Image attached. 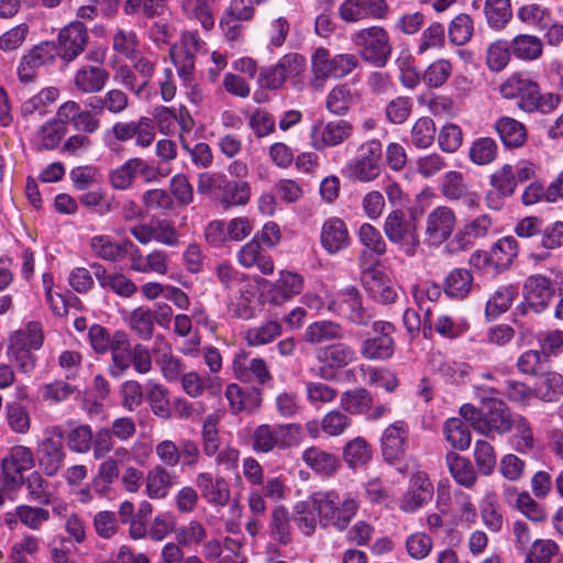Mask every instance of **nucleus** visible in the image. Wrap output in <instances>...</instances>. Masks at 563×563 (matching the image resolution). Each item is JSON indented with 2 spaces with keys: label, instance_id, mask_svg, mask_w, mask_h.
I'll return each instance as SVG.
<instances>
[{
  "label": "nucleus",
  "instance_id": "nucleus-1",
  "mask_svg": "<svg viewBox=\"0 0 563 563\" xmlns=\"http://www.w3.org/2000/svg\"><path fill=\"white\" fill-rule=\"evenodd\" d=\"M475 389L477 396L482 398L483 408L478 409L472 404H464L460 408L462 418L470 421L474 430L484 435L508 433L514 424V416L509 407L500 399L487 397V395L500 394L499 389L486 384L477 385Z\"/></svg>",
  "mask_w": 563,
  "mask_h": 563
},
{
  "label": "nucleus",
  "instance_id": "nucleus-2",
  "mask_svg": "<svg viewBox=\"0 0 563 563\" xmlns=\"http://www.w3.org/2000/svg\"><path fill=\"white\" fill-rule=\"evenodd\" d=\"M499 92L505 99H518V107L528 113L539 111L549 113L560 103L559 95L544 93L540 91V86L519 74L507 78L499 87Z\"/></svg>",
  "mask_w": 563,
  "mask_h": 563
},
{
  "label": "nucleus",
  "instance_id": "nucleus-3",
  "mask_svg": "<svg viewBox=\"0 0 563 563\" xmlns=\"http://www.w3.org/2000/svg\"><path fill=\"white\" fill-rule=\"evenodd\" d=\"M302 439V428L298 423H263L251 435L252 449L257 453L288 450L298 446Z\"/></svg>",
  "mask_w": 563,
  "mask_h": 563
},
{
  "label": "nucleus",
  "instance_id": "nucleus-4",
  "mask_svg": "<svg viewBox=\"0 0 563 563\" xmlns=\"http://www.w3.org/2000/svg\"><path fill=\"white\" fill-rule=\"evenodd\" d=\"M313 507L317 509L319 522L322 527H333L339 531L347 529L358 510V504L354 498L341 499L334 492L316 494L313 496Z\"/></svg>",
  "mask_w": 563,
  "mask_h": 563
},
{
  "label": "nucleus",
  "instance_id": "nucleus-5",
  "mask_svg": "<svg viewBox=\"0 0 563 563\" xmlns=\"http://www.w3.org/2000/svg\"><path fill=\"white\" fill-rule=\"evenodd\" d=\"M351 42L360 58L377 67L385 66L393 52L389 34L379 25L356 30L351 34Z\"/></svg>",
  "mask_w": 563,
  "mask_h": 563
},
{
  "label": "nucleus",
  "instance_id": "nucleus-6",
  "mask_svg": "<svg viewBox=\"0 0 563 563\" xmlns=\"http://www.w3.org/2000/svg\"><path fill=\"white\" fill-rule=\"evenodd\" d=\"M383 146L379 140L373 139L363 142L354 158L350 159L344 168L345 176L360 183H371L380 174Z\"/></svg>",
  "mask_w": 563,
  "mask_h": 563
},
{
  "label": "nucleus",
  "instance_id": "nucleus-7",
  "mask_svg": "<svg viewBox=\"0 0 563 563\" xmlns=\"http://www.w3.org/2000/svg\"><path fill=\"white\" fill-rule=\"evenodd\" d=\"M386 238L407 256H415L420 245L415 219H407L400 209L391 211L385 219L383 225Z\"/></svg>",
  "mask_w": 563,
  "mask_h": 563
},
{
  "label": "nucleus",
  "instance_id": "nucleus-8",
  "mask_svg": "<svg viewBox=\"0 0 563 563\" xmlns=\"http://www.w3.org/2000/svg\"><path fill=\"white\" fill-rule=\"evenodd\" d=\"M206 43L197 31H185L180 38L169 49L173 64L177 74L185 82H190L195 76V64L198 54Z\"/></svg>",
  "mask_w": 563,
  "mask_h": 563
},
{
  "label": "nucleus",
  "instance_id": "nucleus-9",
  "mask_svg": "<svg viewBox=\"0 0 563 563\" xmlns=\"http://www.w3.org/2000/svg\"><path fill=\"white\" fill-rule=\"evenodd\" d=\"M312 70L317 78L341 79L361 66L360 57L352 53L331 56L329 49L319 47L311 57Z\"/></svg>",
  "mask_w": 563,
  "mask_h": 563
},
{
  "label": "nucleus",
  "instance_id": "nucleus-10",
  "mask_svg": "<svg viewBox=\"0 0 563 563\" xmlns=\"http://www.w3.org/2000/svg\"><path fill=\"white\" fill-rule=\"evenodd\" d=\"M328 309L357 325H367L373 319L363 305L361 292L354 286L338 291L328 302Z\"/></svg>",
  "mask_w": 563,
  "mask_h": 563
},
{
  "label": "nucleus",
  "instance_id": "nucleus-11",
  "mask_svg": "<svg viewBox=\"0 0 563 563\" xmlns=\"http://www.w3.org/2000/svg\"><path fill=\"white\" fill-rule=\"evenodd\" d=\"M34 453L31 448L15 445L1 462L2 483L7 489H15L24 482V472L33 468Z\"/></svg>",
  "mask_w": 563,
  "mask_h": 563
},
{
  "label": "nucleus",
  "instance_id": "nucleus-12",
  "mask_svg": "<svg viewBox=\"0 0 563 563\" xmlns=\"http://www.w3.org/2000/svg\"><path fill=\"white\" fill-rule=\"evenodd\" d=\"M356 351L345 343H333L319 347L316 358L321 364L317 376L332 380L338 372L356 361Z\"/></svg>",
  "mask_w": 563,
  "mask_h": 563
},
{
  "label": "nucleus",
  "instance_id": "nucleus-13",
  "mask_svg": "<svg viewBox=\"0 0 563 563\" xmlns=\"http://www.w3.org/2000/svg\"><path fill=\"white\" fill-rule=\"evenodd\" d=\"M354 126L347 120L318 121L311 126L310 143L316 151L343 144L353 135Z\"/></svg>",
  "mask_w": 563,
  "mask_h": 563
},
{
  "label": "nucleus",
  "instance_id": "nucleus-14",
  "mask_svg": "<svg viewBox=\"0 0 563 563\" xmlns=\"http://www.w3.org/2000/svg\"><path fill=\"white\" fill-rule=\"evenodd\" d=\"M389 13L386 0H344L338 8L339 18L345 23L365 20H384Z\"/></svg>",
  "mask_w": 563,
  "mask_h": 563
},
{
  "label": "nucleus",
  "instance_id": "nucleus-15",
  "mask_svg": "<svg viewBox=\"0 0 563 563\" xmlns=\"http://www.w3.org/2000/svg\"><path fill=\"white\" fill-rule=\"evenodd\" d=\"M131 235L142 245L156 241L166 246L179 244V233L175 224L166 219H153L150 223H137L130 229Z\"/></svg>",
  "mask_w": 563,
  "mask_h": 563
},
{
  "label": "nucleus",
  "instance_id": "nucleus-16",
  "mask_svg": "<svg viewBox=\"0 0 563 563\" xmlns=\"http://www.w3.org/2000/svg\"><path fill=\"white\" fill-rule=\"evenodd\" d=\"M369 255L364 252L360 256L362 266V283L368 295L376 301L388 305L397 299V291L393 285L386 279L385 274L375 266H366V261Z\"/></svg>",
  "mask_w": 563,
  "mask_h": 563
},
{
  "label": "nucleus",
  "instance_id": "nucleus-17",
  "mask_svg": "<svg viewBox=\"0 0 563 563\" xmlns=\"http://www.w3.org/2000/svg\"><path fill=\"white\" fill-rule=\"evenodd\" d=\"M555 295L552 280L541 274L530 275L523 284V312L530 309L536 313L544 311Z\"/></svg>",
  "mask_w": 563,
  "mask_h": 563
},
{
  "label": "nucleus",
  "instance_id": "nucleus-18",
  "mask_svg": "<svg viewBox=\"0 0 563 563\" xmlns=\"http://www.w3.org/2000/svg\"><path fill=\"white\" fill-rule=\"evenodd\" d=\"M113 137L119 142L135 140V145L148 147L155 140V124L153 119L141 117L135 121H118L111 128Z\"/></svg>",
  "mask_w": 563,
  "mask_h": 563
},
{
  "label": "nucleus",
  "instance_id": "nucleus-19",
  "mask_svg": "<svg viewBox=\"0 0 563 563\" xmlns=\"http://www.w3.org/2000/svg\"><path fill=\"white\" fill-rule=\"evenodd\" d=\"M409 427L404 421H396L383 431L380 449L386 462L394 464L404 459L409 446Z\"/></svg>",
  "mask_w": 563,
  "mask_h": 563
},
{
  "label": "nucleus",
  "instance_id": "nucleus-20",
  "mask_svg": "<svg viewBox=\"0 0 563 563\" xmlns=\"http://www.w3.org/2000/svg\"><path fill=\"white\" fill-rule=\"evenodd\" d=\"M433 497V485L424 472L411 475L409 487L399 499V509L406 514H413L428 504Z\"/></svg>",
  "mask_w": 563,
  "mask_h": 563
},
{
  "label": "nucleus",
  "instance_id": "nucleus-21",
  "mask_svg": "<svg viewBox=\"0 0 563 563\" xmlns=\"http://www.w3.org/2000/svg\"><path fill=\"white\" fill-rule=\"evenodd\" d=\"M57 40L59 46L57 54L68 63L86 49L89 33L82 22L73 21L59 31Z\"/></svg>",
  "mask_w": 563,
  "mask_h": 563
},
{
  "label": "nucleus",
  "instance_id": "nucleus-22",
  "mask_svg": "<svg viewBox=\"0 0 563 563\" xmlns=\"http://www.w3.org/2000/svg\"><path fill=\"white\" fill-rule=\"evenodd\" d=\"M455 224L456 216L451 208L446 206L434 208L426 219L427 241L432 245L442 244L451 236Z\"/></svg>",
  "mask_w": 563,
  "mask_h": 563
},
{
  "label": "nucleus",
  "instance_id": "nucleus-23",
  "mask_svg": "<svg viewBox=\"0 0 563 563\" xmlns=\"http://www.w3.org/2000/svg\"><path fill=\"white\" fill-rule=\"evenodd\" d=\"M57 55V46L54 42H42L34 46L20 62L18 68L19 79L31 82L35 79L40 67L52 63Z\"/></svg>",
  "mask_w": 563,
  "mask_h": 563
},
{
  "label": "nucleus",
  "instance_id": "nucleus-24",
  "mask_svg": "<svg viewBox=\"0 0 563 563\" xmlns=\"http://www.w3.org/2000/svg\"><path fill=\"white\" fill-rule=\"evenodd\" d=\"M137 174L151 181L156 177L157 172L146 161L133 157L110 172V184L114 189L125 190L133 185Z\"/></svg>",
  "mask_w": 563,
  "mask_h": 563
},
{
  "label": "nucleus",
  "instance_id": "nucleus-25",
  "mask_svg": "<svg viewBox=\"0 0 563 563\" xmlns=\"http://www.w3.org/2000/svg\"><path fill=\"white\" fill-rule=\"evenodd\" d=\"M351 241L347 225L343 219L330 217L323 221L320 230V243L328 254L340 253L350 246Z\"/></svg>",
  "mask_w": 563,
  "mask_h": 563
},
{
  "label": "nucleus",
  "instance_id": "nucleus-26",
  "mask_svg": "<svg viewBox=\"0 0 563 563\" xmlns=\"http://www.w3.org/2000/svg\"><path fill=\"white\" fill-rule=\"evenodd\" d=\"M195 484L208 504L224 507L230 501V485L223 477H214L210 472H200L196 475Z\"/></svg>",
  "mask_w": 563,
  "mask_h": 563
},
{
  "label": "nucleus",
  "instance_id": "nucleus-27",
  "mask_svg": "<svg viewBox=\"0 0 563 563\" xmlns=\"http://www.w3.org/2000/svg\"><path fill=\"white\" fill-rule=\"evenodd\" d=\"M38 467L49 477L58 474L64 466L66 452L60 441L53 438L43 439L36 449Z\"/></svg>",
  "mask_w": 563,
  "mask_h": 563
},
{
  "label": "nucleus",
  "instance_id": "nucleus-28",
  "mask_svg": "<svg viewBox=\"0 0 563 563\" xmlns=\"http://www.w3.org/2000/svg\"><path fill=\"white\" fill-rule=\"evenodd\" d=\"M238 262L244 268H257L264 275L274 273V261L262 246L257 236L245 243L238 252Z\"/></svg>",
  "mask_w": 563,
  "mask_h": 563
},
{
  "label": "nucleus",
  "instance_id": "nucleus-29",
  "mask_svg": "<svg viewBox=\"0 0 563 563\" xmlns=\"http://www.w3.org/2000/svg\"><path fill=\"white\" fill-rule=\"evenodd\" d=\"M168 261L166 251L155 249L148 254L143 255L140 247L133 243L130 255V267L132 271L141 274L155 273L165 275L168 273Z\"/></svg>",
  "mask_w": 563,
  "mask_h": 563
},
{
  "label": "nucleus",
  "instance_id": "nucleus-30",
  "mask_svg": "<svg viewBox=\"0 0 563 563\" xmlns=\"http://www.w3.org/2000/svg\"><path fill=\"white\" fill-rule=\"evenodd\" d=\"M153 352L157 354L156 364L166 380L176 382L184 375L183 361L173 354L172 345L164 335L155 336Z\"/></svg>",
  "mask_w": 563,
  "mask_h": 563
},
{
  "label": "nucleus",
  "instance_id": "nucleus-31",
  "mask_svg": "<svg viewBox=\"0 0 563 563\" xmlns=\"http://www.w3.org/2000/svg\"><path fill=\"white\" fill-rule=\"evenodd\" d=\"M217 0H180L181 15L189 22L198 23L205 31L216 25L214 3Z\"/></svg>",
  "mask_w": 563,
  "mask_h": 563
},
{
  "label": "nucleus",
  "instance_id": "nucleus-32",
  "mask_svg": "<svg viewBox=\"0 0 563 563\" xmlns=\"http://www.w3.org/2000/svg\"><path fill=\"white\" fill-rule=\"evenodd\" d=\"M90 247L98 257L118 262L126 255L130 257L133 242L130 239H124L118 243L109 235H96L90 240Z\"/></svg>",
  "mask_w": 563,
  "mask_h": 563
},
{
  "label": "nucleus",
  "instance_id": "nucleus-33",
  "mask_svg": "<svg viewBox=\"0 0 563 563\" xmlns=\"http://www.w3.org/2000/svg\"><path fill=\"white\" fill-rule=\"evenodd\" d=\"M67 133V126L62 121L53 119L44 122L33 134L32 146L37 152L55 150Z\"/></svg>",
  "mask_w": 563,
  "mask_h": 563
},
{
  "label": "nucleus",
  "instance_id": "nucleus-34",
  "mask_svg": "<svg viewBox=\"0 0 563 563\" xmlns=\"http://www.w3.org/2000/svg\"><path fill=\"white\" fill-rule=\"evenodd\" d=\"M225 397L233 413L253 411L262 404L261 391L255 387L242 388L238 384H230L225 389Z\"/></svg>",
  "mask_w": 563,
  "mask_h": 563
},
{
  "label": "nucleus",
  "instance_id": "nucleus-35",
  "mask_svg": "<svg viewBox=\"0 0 563 563\" xmlns=\"http://www.w3.org/2000/svg\"><path fill=\"white\" fill-rule=\"evenodd\" d=\"M493 227V220L488 214H481L465 223L455 234L454 242L457 243L460 250L467 249L473 245L476 240L486 238Z\"/></svg>",
  "mask_w": 563,
  "mask_h": 563
},
{
  "label": "nucleus",
  "instance_id": "nucleus-36",
  "mask_svg": "<svg viewBox=\"0 0 563 563\" xmlns=\"http://www.w3.org/2000/svg\"><path fill=\"white\" fill-rule=\"evenodd\" d=\"M178 476L163 465H155L146 476V494L153 499L165 498Z\"/></svg>",
  "mask_w": 563,
  "mask_h": 563
},
{
  "label": "nucleus",
  "instance_id": "nucleus-37",
  "mask_svg": "<svg viewBox=\"0 0 563 563\" xmlns=\"http://www.w3.org/2000/svg\"><path fill=\"white\" fill-rule=\"evenodd\" d=\"M109 79V73L98 66H84L74 76V85L82 93H96L103 89Z\"/></svg>",
  "mask_w": 563,
  "mask_h": 563
},
{
  "label": "nucleus",
  "instance_id": "nucleus-38",
  "mask_svg": "<svg viewBox=\"0 0 563 563\" xmlns=\"http://www.w3.org/2000/svg\"><path fill=\"white\" fill-rule=\"evenodd\" d=\"M303 288V277L297 273L282 271L272 288V301L280 305L299 295Z\"/></svg>",
  "mask_w": 563,
  "mask_h": 563
},
{
  "label": "nucleus",
  "instance_id": "nucleus-39",
  "mask_svg": "<svg viewBox=\"0 0 563 563\" xmlns=\"http://www.w3.org/2000/svg\"><path fill=\"white\" fill-rule=\"evenodd\" d=\"M358 96L349 84L334 86L327 96L325 108L334 115H345L357 101Z\"/></svg>",
  "mask_w": 563,
  "mask_h": 563
},
{
  "label": "nucleus",
  "instance_id": "nucleus-40",
  "mask_svg": "<svg viewBox=\"0 0 563 563\" xmlns=\"http://www.w3.org/2000/svg\"><path fill=\"white\" fill-rule=\"evenodd\" d=\"M302 461L316 473L331 476L340 466V460L336 455L323 451L317 446H311L302 452Z\"/></svg>",
  "mask_w": 563,
  "mask_h": 563
},
{
  "label": "nucleus",
  "instance_id": "nucleus-41",
  "mask_svg": "<svg viewBox=\"0 0 563 563\" xmlns=\"http://www.w3.org/2000/svg\"><path fill=\"white\" fill-rule=\"evenodd\" d=\"M112 354L111 374L120 376L131 366L132 347L129 336L123 331L114 332V343L109 350Z\"/></svg>",
  "mask_w": 563,
  "mask_h": 563
},
{
  "label": "nucleus",
  "instance_id": "nucleus-42",
  "mask_svg": "<svg viewBox=\"0 0 563 563\" xmlns=\"http://www.w3.org/2000/svg\"><path fill=\"white\" fill-rule=\"evenodd\" d=\"M512 55L522 60H536L543 53L542 40L532 34H519L510 42Z\"/></svg>",
  "mask_w": 563,
  "mask_h": 563
},
{
  "label": "nucleus",
  "instance_id": "nucleus-43",
  "mask_svg": "<svg viewBox=\"0 0 563 563\" xmlns=\"http://www.w3.org/2000/svg\"><path fill=\"white\" fill-rule=\"evenodd\" d=\"M495 129L507 147H520L527 140L525 125L512 118H500L496 122Z\"/></svg>",
  "mask_w": 563,
  "mask_h": 563
},
{
  "label": "nucleus",
  "instance_id": "nucleus-44",
  "mask_svg": "<svg viewBox=\"0 0 563 563\" xmlns=\"http://www.w3.org/2000/svg\"><path fill=\"white\" fill-rule=\"evenodd\" d=\"M506 397L520 405H529L532 398H540L544 401L551 400V393L543 391L542 387H529L522 382L509 379L506 382Z\"/></svg>",
  "mask_w": 563,
  "mask_h": 563
},
{
  "label": "nucleus",
  "instance_id": "nucleus-45",
  "mask_svg": "<svg viewBox=\"0 0 563 563\" xmlns=\"http://www.w3.org/2000/svg\"><path fill=\"white\" fill-rule=\"evenodd\" d=\"M146 400L152 412L162 419L172 417V405L168 389L162 384L148 382L146 385Z\"/></svg>",
  "mask_w": 563,
  "mask_h": 563
},
{
  "label": "nucleus",
  "instance_id": "nucleus-46",
  "mask_svg": "<svg viewBox=\"0 0 563 563\" xmlns=\"http://www.w3.org/2000/svg\"><path fill=\"white\" fill-rule=\"evenodd\" d=\"M517 18L520 22L534 30L544 31L550 22H552V12L542 4L528 3L518 9Z\"/></svg>",
  "mask_w": 563,
  "mask_h": 563
},
{
  "label": "nucleus",
  "instance_id": "nucleus-47",
  "mask_svg": "<svg viewBox=\"0 0 563 563\" xmlns=\"http://www.w3.org/2000/svg\"><path fill=\"white\" fill-rule=\"evenodd\" d=\"M484 14L490 29H505L512 18L510 0H485Z\"/></svg>",
  "mask_w": 563,
  "mask_h": 563
},
{
  "label": "nucleus",
  "instance_id": "nucleus-48",
  "mask_svg": "<svg viewBox=\"0 0 563 563\" xmlns=\"http://www.w3.org/2000/svg\"><path fill=\"white\" fill-rule=\"evenodd\" d=\"M343 335L344 332L341 324L328 320L313 322L305 330V340L311 344L340 340Z\"/></svg>",
  "mask_w": 563,
  "mask_h": 563
},
{
  "label": "nucleus",
  "instance_id": "nucleus-49",
  "mask_svg": "<svg viewBox=\"0 0 563 563\" xmlns=\"http://www.w3.org/2000/svg\"><path fill=\"white\" fill-rule=\"evenodd\" d=\"M23 484L25 485L30 501L45 506L53 503L54 494L51 492V484L40 472H32L24 478Z\"/></svg>",
  "mask_w": 563,
  "mask_h": 563
},
{
  "label": "nucleus",
  "instance_id": "nucleus-50",
  "mask_svg": "<svg viewBox=\"0 0 563 563\" xmlns=\"http://www.w3.org/2000/svg\"><path fill=\"white\" fill-rule=\"evenodd\" d=\"M518 255V243L514 236L499 239L490 250L489 261L498 269L508 268Z\"/></svg>",
  "mask_w": 563,
  "mask_h": 563
},
{
  "label": "nucleus",
  "instance_id": "nucleus-51",
  "mask_svg": "<svg viewBox=\"0 0 563 563\" xmlns=\"http://www.w3.org/2000/svg\"><path fill=\"white\" fill-rule=\"evenodd\" d=\"M282 324L276 320H267L252 327L245 332V341L250 346H262L272 343L282 334Z\"/></svg>",
  "mask_w": 563,
  "mask_h": 563
},
{
  "label": "nucleus",
  "instance_id": "nucleus-52",
  "mask_svg": "<svg viewBox=\"0 0 563 563\" xmlns=\"http://www.w3.org/2000/svg\"><path fill=\"white\" fill-rule=\"evenodd\" d=\"M473 285L471 271L466 268H454L444 279V291L452 298H464Z\"/></svg>",
  "mask_w": 563,
  "mask_h": 563
},
{
  "label": "nucleus",
  "instance_id": "nucleus-53",
  "mask_svg": "<svg viewBox=\"0 0 563 563\" xmlns=\"http://www.w3.org/2000/svg\"><path fill=\"white\" fill-rule=\"evenodd\" d=\"M446 462L450 473L457 484L465 487H472L475 484L477 475L470 460L451 452L446 455Z\"/></svg>",
  "mask_w": 563,
  "mask_h": 563
},
{
  "label": "nucleus",
  "instance_id": "nucleus-54",
  "mask_svg": "<svg viewBox=\"0 0 563 563\" xmlns=\"http://www.w3.org/2000/svg\"><path fill=\"white\" fill-rule=\"evenodd\" d=\"M220 417L211 413L205 417L201 428L202 452L208 457H213L218 453L221 444L219 437Z\"/></svg>",
  "mask_w": 563,
  "mask_h": 563
},
{
  "label": "nucleus",
  "instance_id": "nucleus-55",
  "mask_svg": "<svg viewBox=\"0 0 563 563\" xmlns=\"http://www.w3.org/2000/svg\"><path fill=\"white\" fill-rule=\"evenodd\" d=\"M14 516L23 526L33 531H41L51 519L48 509L31 505L16 506Z\"/></svg>",
  "mask_w": 563,
  "mask_h": 563
},
{
  "label": "nucleus",
  "instance_id": "nucleus-56",
  "mask_svg": "<svg viewBox=\"0 0 563 563\" xmlns=\"http://www.w3.org/2000/svg\"><path fill=\"white\" fill-rule=\"evenodd\" d=\"M443 432L452 448L465 451L470 448L472 435L468 427L460 418L446 420Z\"/></svg>",
  "mask_w": 563,
  "mask_h": 563
},
{
  "label": "nucleus",
  "instance_id": "nucleus-57",
  "mask_svg": "<svg viewBox=\"0 0 563 563\" xmlns=\"http://www.w3.org/2000/svg\"><path fill=\"white\" fill-rule=\"evenodd\" d=\"M372 404V396L365 388L344 391L340 398L342 410L351 415H360L367 411Z\"/></svg>",
  "mask_w": 563,
  "mask_h": 563
},
{
  "label": "nucleus",
  "instance_id": "nucleus-58",
  "mask_svg": "<svg viewBox=\"0 0 563 563\" xmlns=\"http://www.w3.org/2000/svg\"><path fill=\"white\" fill-rule=\"evenodd\" d=\"M474 34V21L466 13L454 16L448 27V36L452 44L462 46L471 41Z\"/></svg>",
  "mask_w": 563,
  "mask_h": 563
},
{
  "label": "nucleus",
  "instance_id": "nucleus-59",
  "mask_svg": "<svg viewBox=\"0 0 563 563\" xmlns=\"http://www.w3.org/2000/svg\"><path fill=\"white\" fill-rule=\"evenodd\" d=\"M395 342L393 338L375 336L362 342L361 354L367 360H386L394 354Z\"/></svg>",
  "mask_w": 563,
  "mask_h": 563
},
{
  "label": "nucleus",
  "instance_id": "nucleus-60",
  "mask_svg": "<svg viewBox=\"0 0 563 563\" xmlns=\"http://www.w3.org/2000/svg\"><path fill=\"white\" fill-rule=\"evenodd\" d=\"M251 198V187L246 181H227L221 192V203L225 209L233 206H244Z\"/></svg>",
  "mask_w": 563,
  "mask_h": 563
},
{
  "label": "nucleus",
  "instance_id": "nucleus-61",
  "mask_svg": "<svg viewBox=\"0 0 563 563\" xmlns=\"http://www.w3.org/2000/svg\"><path fill=\"white\" fill-rule=\"evenodd\" d=\"M271 530L274 538L282 544H288L291 540V520L288 510L284 506H277L272 510Z\"/></svg>",
  "mask_w": 563,
  "mask_h": 563
},
{
  "label": "nucleus",
  "instance_id": "nucleus-62",
  "mask_svg": "<svg viewBox=\"0 0 563 563\" xmlns=\"http://www.w3.org/2000/svg\"><path fill=\"white\" fill-rule=\"evenodd\" d=\"M343 457L352 467L364 465L372 459L371 445L364 438L356 437L345 444Z\"/></svg>",
  "mask_w": 563,
  "mask_h": 563
},
{
  "label": "nucleus",
  "instance_id": "nucleus-63",
  "mask_svg": "<svg viewBox=\"0 0 563 563\" xmlns=\"http://www.w3.org/2000/svg\"><path fill=\"white\" fill-rule=\"evenodd\" d=\"M43 344L42 327L38 322H30L25 329L16 331L11 336V345L18 349L38 350Z\"/></svg>",
  "mask_w": 563,
  "mask_h": 563
},
{
  "label": "nucleus",
  "instance_id": "nucleus-64",
  "mask_svg": "<svg viewBox=\"0 0 563 563\" xmlns=\"http://www.w3.org/2000/svg\"><path fill=\"white\" fill-rule=\"evenodd\" d=\"M129 325L141 339H151L154 332L152 310L145 306L135 308L130 314Z\"/></svg>",
  "mask_w": 563,
  "mask_h": 563
}]
</instances>
